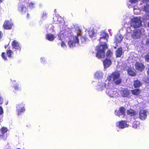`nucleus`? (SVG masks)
Segmentation results:
<instances>
[{
	"instance_id": "nucleus-37",
	"label": "nucleus",
	"mask_w": 149,
	"mask_h": 149,
	"mask_svg": "<svg viewBox=\"0 0 149 149\" xmlns=\"http://www.w3.org/2000/svg\"><path fill=\"white\" fill-rule=\"evenodd\" d=\"M1 56L2 58H3V59L6 61L7 60V58L6 56V55L5 53H2L1 54Z\"/></svg>"
},
{
	"instance_id": "nucleus-33",
	"label": "nucleus",
	"mask_w": 149,
	"mask_h": 149,
	"mask_svg": "<svg viewBox=\"0 0 149 149\" xmlns=\"http://www.w3.org/2000/svg\"><path fill=\"white\" fill-rule=\"evenodd\" d=\"M113 55L112 52L110 50L107 51L106 54L107 57L109 58L111 57Z\"/></svg>"
},
{
	"instance_id": "nucleus-5",
	"label": "nucleus",
	"mask_w": 149,
	"mask_h": 149,
	"mask_svg": "<svg viewBox=\"0 0 149 149\" xmlns=\"http://www.w3.org/2000/svg\"><path fill=\"white\" fill-rule=\"evenodd\" d=\"M29 0H21L17 4V10L22 14H24L27 11V6Z\"/></svg>"
},
{
	"instance_id": "nucleus-14",
	"label": "nucleus",
	"mask_w": 149,
	"mask_h": 149,
	"mask_svg": "<svg viewBox=\"0 0 149 149\" xmlns=\"http://www.w3.org/2000/svg\"><path fill=\"white\" fill-rule=\"evenodd\" d=\"M13 47L15 49L20 50L21 47L19 43L16 40L13 41L12 43Z\"/></svg>"
},
{
	"instance_id": "nucleus-48",
	"label": "nucleus",
	"mask_w": 149,
	"mask_h": 149,
	"mask_svg": "<svg viewBox=\"0 0 149 149\" xmlns=\"http://www.w3.org/2000/svg\"><path fill=\"white\" fill-rule=\"evenodd\" d=\"M28 15H29L28 14H27V17H28Z\"/></svg>"
},
{
	"instance_id": "nucleus-22",
	"label": "nucleus",
	"mask_w": 149,
	"mask_h": 149,
	"mask_svg": "<svg viewBox=\"0 0 149 149\" xmlns=\"http://www.w3.org/2000/svg\"><path fill=\"white\" fill-rule=\"evenodd\" d=\"M55 38L56 36L50 33L47 34L46 36V38L49 41H53Z\"/></svg>"
},
{
	"instance_id": "nucleus-3",
	"label": "nucleus",
	"mask_w": 149,
	"mask_h": 149,
	"mask_svg": "<svg viewBox=\"0 0 149 149\" xmlns=\"http://www.w3.org/2000/svg\"><path fill=\"white\" fill-rule=\"evenodd\" d=\"M81 36L78 34L77 36H74L73 37V40L69 41L68 42V45L70 48L74 46L75 44L79 43L81 41V43H85L87 40V37L86 36H82L81 38V40H79V38Z\"/></svg>"
},
{
	"instance_id": "nucleus-31",
	"label": "nucleus",
	"mask_w": 149,
	"mask_h": 149,
	"mask_svg": "<svg viewBox=\"0 0 149 149\" xmlns=\"http://www.w3.org/2000/svg\"><path fill=\"white\" fill-rule=\"evenodd\" d=\"M139 124V122L137 121H135L134 122L133 124V127L135 129H136L138 127Z\"/></svg>"
},
{
	"instance_id": "nucleus-40",
	"label": "nucleus",
	"mask_w": 149,
	"mask_h": 149,
	"mask_svg": "<svg viewBox=\"0 0 149 149\" xmlns=\"http://www.w3.org/2000/svg\"><path fill=\"white\" fill-rule=\"evenodd\" d=\"M146 61L149 62V54H147L145 56Z\"/></svg>"
},
{
	"instance_id": "nucleus-24",
	"label": "nucleus",
	"mask_w": 149,
	"mask_h": 149,
	"mask_svg": "<svg viewBox=\"0 0 149 149\" xmlns=\"http://www.w3.org/2000/svg\"><path fill=\"white\" fill-rule=\"evenodd\" d=\"M88 33L90 37L92 38L95 34V30L93 27L90 28L88 31Z\"/></svg>"
},
{
	"instance_id": "nucleus-17",
	"label": "nucleus",
	"mask_w": 149,
	"mask_h": 149,
	"mask_svg": "<svg viewBox=\"0 0 149 149\" xmlns=\"http://www.w3.org/2000/svg\"><path fill=\"white\" fill-rule=\"evenodd\" d=\"M121 95L124 97H127L130 94V91L126 89L123 88L120 91Z\"/></svg>"
},
{
	"instance_id": "nucleus-6",
	"label": "nucleus",
	"mask_w": 149,
	"mask_h": 149,
	"mask_svg": "<svg viewBox=\"0 0 149 149\" xmlns=\"http://www.w3.org/2000/svg\"><path fill=\"white\" fill-rule=\"evenodd\" d=\"M107 79L109 81L112 80L117 84H119L121 81V79L120 77V74L118 72H113L111 75L108 77Z\"/></svg>"
},
{
	"instance_id": "nucleus-19",
	"label": "nucleus",
	"mask_w": 149,
	"mask_h": 149,
	"mask_svg": "<svg viewBox=\"0 0 149 149\" xmlns=\"http://www.w3.org/2000/svg\"><path fill=\"white\" fill-rule=\"evenodd\" d=\"M100 40L102 41L103 39H105V40H108L109 38V35L108 34L103 32L102 31L100 32Z\"/></svg>"
},
{
	"instance_id": "nucleus-8",
	"label": "nucleus",
	"mask_w": 149,
	"mask_h": 149,
	"mask_svg": "<svg viewBox=\"0 0 149 149\" xmlns=\"http://www.w3.org/2000/svg\"><path fill=\"white\" fill-rule=\"evenodd\" d=\"M70 34L66 30L62 31L60 32L58 35V39L61 41L66 40L68 41L69 39L68 37H69Z\"/></svg>"
},
{
	"instance_id": "nucleus-20",
	"label": "nucleus",
	"mask_w": 149,
	"mask_h": 149,
	"mask_svg": "<svg viewBox=\"0 0 149 149\" xmlns=\"http://www.w3.org/2000/svg\"><path fill=\"white\" fill-rule=\"evenodd\" d=\"M123 37L122 35L120 34H118L116 36L115 42L117 43L120 42L122 41Z\"/></svg>"
},
{
	"instance_id": "nucleus-21",
	"label": "nucleus",
	"mask_w": 149,
	"mask_h": 149,
	"mask_svg": "<svg viewBox=\"0 0 149 149\" xmlns=\"http://www.w3.org/2000/svg\"><path fill=\"white\" fill-rule=\"evenodd\" d=\"M103 64L105 68L109 67L111 65V62L110 60L107 58L103 61Z\"/></svg>"
},
{
	"instance_id": "nucleus-7",
	"label": "nucleus",
	"mask_w": 149,
	"mask_h": 149,
	"mask_svg": "<svg viewBox=\"0 0 149 149\" xmlns=\"http://www.w3.org/2000/svg\"><path fill=\"white\" fill-rule=\"evenodd\" d=\"M129 18L131 20L130 26L131 27L136 28H139L142 26V21L140 17H136L131 19L130 17L128 18H127L126 21H127Z\"/></svg>"
},
{
	"instance_id": "nucleus-30",
	"label": "nucleus",
	"mask_w": 149,
	"mask_h": 149,
	"mask_svg": "<svg viewBox=\"0 0 149 149\" xmlns=\"http://www.w3.org/2000/svg\"><path fill=\"white\" fill-rule=\"evenodd\" d=\"M127 72L129 75L132 76H134L135 75V73L131 69H129L128 70Z\"/></svg>"
},
{
	"instance_id": "nucleus-29",
	"label": "nucleus",
	"mask_w": 149,
	"mask_h": 149,
	"mask_svg": "<svg viewBox=\"0 0 149 149\" xmlns=\"http://www.w3.org/2000/svg\"><path fill=\"white\" fill-rule=\"evenodd\" d=\"M141 85V83L138 80L135 81L134 82V86L135 88L139 87Z\"/></svg>"
},
{
	"instance_id": "nucleus-35",
	"label": "nucleus",
	"mask_w": 149,
	"mask_h": 149,
	"mask_svg": "<svg viewBox=\"0 0 149 149\" xmlns=\"http://www.w3.org/2000/svg\"><path fill=\"white\" fill-rule=\"evenodd\" d=\"M35 3L31 2L29 3V6L31 8H33L35 7Z\"/></svg>"
},
{
	"instance_id": "nucleus-27",
	"label": "nucleus",
	"mask_w": 149,
	"mask_h": 149,
	"mask_svg": "<svg viewBox=\"0 0 149 149\" xmlns=\"http://www.w3.org/2000/svg\"><path fill=\"white\" fill-rule=\"evenodd\" d=\"M132 93L135 95H139L140 94L141 91L139 89H135L134 90H132Z\"/></svg>"
},
{
	"instance_id": "nucleus-49",
	"label": "nucleus",
	"mask_w": 149,
	"mask_h": 149,
	"mask_svg": "<svg viewBox=\"0 0 149 149\" xmlns=\"http://www.w3.org/2000/svg\"><path fill=\"white\" fill-rule=\"evenodd\" d=\"M54 19H56V17H55V18H54Z\"/></svg>"
},
{
	"instance_id": "nucleus-23",
	"label": "nucleus",
	"mask_w": 149,
	"mask_h": 149,
	"mask_svg": "<svg viewBox=\"0 0 149 149\" xmlns=\"http://www.w3.org/2000/svg\"><path fill=\"white\" fill-rule=\"evenodd\" d=\"M102 72L100 71L97 72L95 74V78L98 79H101L102 77Z\"/></svg>"
},
{
	"instance_id": "nucleus-32",
	"label": "nucleus",
	"mask_w": 149,
	"mask_h": 149,
	"mask_svg": "<svg viewBox=\"0 0 149 149\" xmlns=\"http://www.w3.org/2000/svg\"><path fill=\"white\" fill-rule=\"evenodd\" d=\"M7 54L8 57L11 58L12 55L13 54V52L11 50H9L7 51Z\"/></svg>"
},
{
	"instance_id": "nucleus-45",
	"label": "nucleus",
	"mask_w": 149,
	"mask_h": 149,
	"mask_svg": "<svg viewBox=\"0 0 149 149\" xmlns=\"http://www.w3.org/2000/svg\"><path fill=\"white\" fill-rule=\"evenodd\" d=\"M2 35L1 33V32L0 31V40H1L2 37Z\"/></svg>"
},
{
	"instance_id": "nucleus-43",
	"label": "nucleus",
	"mask_w": 149,
	"mask_h": 149,
	"mask_svg": "<svg viewBox=\"0 0 149 149\" xmlns=\"http://www.w3.org/2000/svg\"><path fill=\"white\" fill-rule=\"evenodd\" d=\"M127 31L128 33L131 32L132 31L131 28L130 27H127Z\"/></svg>"
},
{
	"instance_id": "nucleus-36",
	"label": "nucleus",
	"mask_w": 149,
	"mask_h": 149,
	"mask_svg": "<svg viewBox=\"0 0 149 149\" xmlns=\"http://www.w3.org/2000/svg\"><path fill=\"white\" fill-rule=\"evenodd\" d=\"M47 13L46 12H43L42 15V17L44 19L47 17Z\"/></svg>"
},
{
	"instance_id": "nucleus-9",
	"label": "nucleus",
	"mask_w": 149,
	"mask_h": 149,
	"mask_svg": "<svg viewBox=\"0 0 149 149\" xmlns=\"http://www.w3.org/2000/svg\"><path fill=\"white\" fill-rule=\"evenodd\" d=\"M25 104L23 103H21L17 104L16 107L17 111L18 116L25 111Z\"/></svg>"
},
{
	"instance_id": "nucleus-46",
	"label": "nucleus",
	"mask_w": 149,
	"mask_h": 149,
	"mask_svg": "<svg viewBox=\"0 0 149 149\" xmlns=\"http://www.w3.org/2000/svg\"><path fill=\"white\" fill-rule=\"evenodd\" d=\"M148 74H149V68L148 70Z\"/></svg>"
},
{
	"instance_id": "nucleus-15",
	"label": "nucleus",
	"mask_w": 149,
	"mask_h": 149,
	"mask_svg": "<svg viewBox=\"0 0 149 149\" xmlns=\"http://www.w3.org/2000/svg\"><path fill=\"white\" fill-rule=\"evenodd\" d=\"M116 125L117 127L122 129L128 127V125L127 124L126 122L124 121L117 122Z\"/></svg>"
},
{
	"instance_id": "nucleus-34",
	"label": "nucleus",
	"mask_w": 149,
	"mask_h": 149,
	"mask_svg": "<svg viewBox=\"0 0 149 149\" xmlns=\"http://www.w3.org/2000/svg\"><path fill=\"white\" fill-rule=\"evenodd\" d=\"M14 88L15 90H19L20 89V87L19 85L17 83H15L14 85Z\"/></svg>"
},
{
	"instance_id": "nucleus-38",
	"label": "nucleus",
	"mask_w": 149,
	"mask_h": 149,
	"mask_svg": "<svg viewBox=\"0 0 149 149\" xmlns=\"http://www.w3.org/2000/svg\"><path fill=\"white\" fill-rule=\"evenodd\" d=\"M7 131V129L5 127H3L2 128L1 130V132L3 134L6 133Z\"/></svg>"
},
{
	"instance_id": "nucleus-41",
	"label": "nucleus",
	"mask_w": 149,
	"mask_h": 149,
	"mask_svg": "<svg viewBox=\"0 0 149 149\" xmlns=\"http://www.w3.org/2000/svg\"><path fill=\"white\" fill-rule=\"evenodd\" d=\"M40 61L42 63H44L45 61V59L44 57H41L40 58Z\"/></svg>"
},
{
	"instance_id": "nucleus-12",
	"label": "nucleus",
	"mask_w": 149,
	"mask_h": 149,
	"mask_svg": "<svg viewBox=\"0 0 149 149\" xmlns=\"http://www.w3.org/2000/svg\"><path fill=\"white\" fill-rule=\"evenodd\" d=\"M147 111L144 109L140 110L139 114V118L142 120H145L147 117Z\"/></svg>"
},
{
	"instance_id": "nucleus-39",
	"label": "nucleus",
	"mask_w": 149,
	"mask_h": 149,
	"mask_svg": "<svg viewBox=\"0 0 149 149\" xmlns=\"http://www.w3.org/2000/svg\"><path fill=\"white\" fill-rule=\"evenodd\" d=\"M149 18V15H145L143 16L142 19L144 20H146Z\"/></svg>"
},
{
	"instance_id": "nucleus-26",
	"label": "nucleus",
	"mask_w": 149,
	"mask_h": 149,
	"mask_svg": "<svg viewBox=\"0 0 149 149\" xmlns=\"http://www.w3.org/2000/svg\"><path fill=\"white\" fill-rule=\"evenodd\" d=\"M127 113L128 114L132 116H135L136 114H137V113L134 110L130 109L127 111Z\"/></svg>"
},
{
	"instance_id": "nucleus-13",
	"label": "nucleus",
	"mask_w": 149,
	"mask_h": 149,
	"mask_svg": "<svg viewBox=\"0 0 149 149\" xmlns=\"http://www.w3.org/2000/svg\"><path fill=\"white\" fill-rule=\"evenodd\" d=\"M13 25V23L11 21H6L4 23L3 27L5 29H11Z\"/></svg>"
},
{
	"instance_id": "nucleus-42",
	"label": "nucleus",
	"mask_w": 149,
	"mask_h": 149,
	"mask_svg": "<svg viewBox=\"0 0 149 149\" xmlns=\"http://www.w3.org/2000/svg\"><path fill=\"white\" fill-rule=\"evenodd\" d=\"M3 113V111L2 108L0 107V115H2Z\"/></svg>"
},
{
	"instance_id": "nucleus-25",
	"label": "nucleus",
	"mask_w": 149,
	"mask_h": 149,
	"mask_svg": "<svg viewBox=\"0 0 149 149\" xmlns=\"http://www.w3.org/2000/svg\"><path fill=\"white\" fill-rule=\"evenodd\" d=\"M122 53V49L121 48H118L116 52V55L117 57H120Z\"/></svg>"
},
{
	"instance_id": "nucleus-4",
	"label": "nucleus",
	"mask_w": 149,
	"mask_h": 149,
	"mask_svg": "<svg viewBox=\"0 0 149 149\" xmlns=\"http://www.w3.org/2000/svg\"><path fill=\"white\" fill-rule=\"evenodd\" d=\"M142 3H141L142 6L140 7V10L135 8L134 6V12L135 14L138 15L140 13V11H143L146 14L149 13V5L146 3L149 2V0H142Z\"/></svg>"
},
{
	"instance_id": "nucleus-18",
	"label": "nucleus",
	"mask_w": 149,
	"mask_h": 149,
	"mask_svg": "<svg viewBox=\"0 0 149 149\" xmlns=\"http://www.w3.org/2000/svg\"><path fill=\"white\" fill-rule=\"evenodd\" d=\"M139 0H129V2L131 4L127 3V5L129 8H131L134 6L135 5L137 4Z\"/></svg>"
},
{
	"instance_id": "nucleus-28",
	"label": "nucleus",
	"mask_w": 149,
	"mask_h": 149,
	"mask_svg": "<svg viewBox=\"0 0 149 149\" xmlns=\"http://www.w3.org/2000/svg\"><path fill=\"white\" fill-rule=\"evenodd\" d=\"M66 41V40H62L61 41V42H59L58 43V45L61 44V47L63 48L64 49H67V46L65 44L64 41Z\"/></svg>"
},
{
	"instance_id": "nucleus-2",
	"label": "nucleus",
	"mask_w": 149,
	"mask_h": 149,
	"mask_svg": "<svg viewBox=\"0 0 149 149\" xmlns=\"http://www.w3.org/2000/svg\"><path fill=\"white\" fill-rule=\"evenodd\" d=\"M100 41L101 44L100 46H97L96 47L97 52L96 56L98 58H103L104 56V52L107 47L106 44L107 40H105V39H103L102 41H101L100 38Z\"/></svg>"
},
{
	"instance_id": "nucleus-10",
	"label": "nucleus",
	"mask_w": 149,
	"mask_h": 149,
	"mask_svg": "<svg viewBox=\"0 0 149 149\" xmlns=\"http://www.w3.org/2000/svg\"><path fill=\"white\" fill-rule=\"evenodd\" d=\"M141 35V31L139 29H134L132 33L133 39H137L139 38Z\"/></svg>"
},
{
	"instance_id": "nucleus-1",
	"label": "nucleus",
	"mask_w": 149,
	"mask_h": 149,
	"mask_svg": "<svg viewBox=\"0 0 149 149\" xmlns=\"http://www.w3.org/2000/svg\"><path fill=\"white\" fill-rule=\"evenodd\" d=\"M97 84L96 86V89L98 91H102L106 89L105 92L110 97H116L118 95L117 90L116 88L111 89L109 86H106L105 84L102 83L100 80V81Z\"/></svg>"
},
{
	"instance_id": "nucleus-44",
	"label": "nucleus",
	"mask_w": 149,
	"mask_h": 149,
	"mask_svg": "<svg viewBox=\"0 0 149 149\" xmlns=\"http://www.w3.org/2000/svg\"><path fill=\"white\" fill-rule=\"evenodd\" d=\"M3 102V99L1 97H0V104H1Z\"/></svg>"
},
{
	"instance_id": "nucleus-47",
	"label": "nucleus",
	"mask_w": 149,
	"mask_h": 149,
	"mask_svg": "<svg viewBox=\"0 0 149 149\" xmlns=\"http://www.w3.org/2000/svg\"><path fill=\"white\" fill-rule=\"evenodd\" d=\"M2 1V0H0V2H1Z\"/></svg>"
},
{
	"instance_id": "nucleus-11",
	"label": "nucleus",
	"mask_w": 149,
	"mask_h": 149,
	"mask_svg": "<svg viewBox=\"0 0 149 149\" xmlns=\"http://www.w3.org/2000/svg\"><path fill=\"white\" fill-rule=\"evenodd\" d=\"M125 109L123 107H121L119 109H116L115 111V114L120 117H123L125 114Z\"/></svg>"
},
{
	"instance_id": "nucleus-16",
	"label": "nucleus",
	"mask_w": 149,
	"mask_h": 149,
	"mask_svg": "<svg viewBox=\"0 0 149 149\" xmlns=\"http://www.w3.org/2000/svg\"><path fill=\"white\" fill-rule=\"evenodd\" d=\"M135 68L139 71H142L144 69L145 66L142 63H136L135 64Z\"/></svg>"
}]
</instances>
